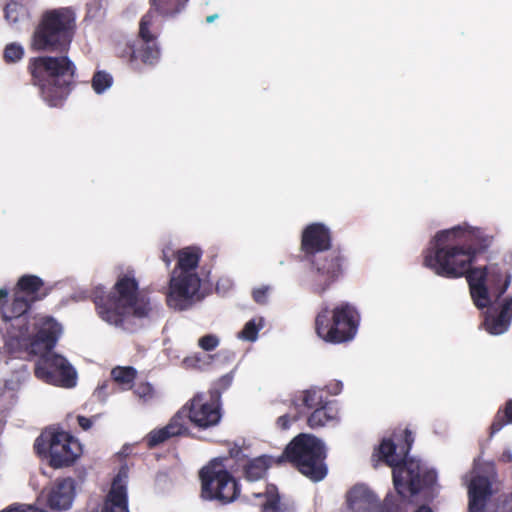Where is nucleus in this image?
Segmentation results:
<instances>
[{
  "label": "nucleus",
  "instance_id": "f257e3e1",
  "mask_svg": "<svg viewBox=\"0 0 512 512\" xmlns=\"http://www.w3.org/2000/svg\"><path fill=\"white\" fill-rule=\"evenodd\" d=\"M494 236L485 229L466 222L438 231L424 254L425 267L438 276L459 278L468 272V282L474 304L488 308L485 330L491 335L508 331L512 322V297L501 296L511 283V273L505 263H490L470 270L477 252L488 249Z\"/></svg>",
  "mask_w": 512,
  "mask_h": 512
},
{
  "label": "nucleus",
  "instance_id": "f03ea898",
  "mask_svg": "<svg viewBox=\"0 0 512 512\" xmlns=\"http://www.w3.org/2000/svg\"><path fill=\"white\" fill-rule=\"evenodd\" d=\"M384 439L379 446L380 457L393 468V483L397 494H388L381 505L374 492L364 484L353 486L346 494V506L341 512H407L404 506L413 502L418 493L431 488L436 482V472L419 459L407 458L414 438L411 431L405 429L398 441Z\"/></svg>",
  "mask_w": 512,
  "mask_h": 512
},
{
  "label": "nucleus",
  "instance_id": "7ed1b4c3",
  "mask_svg": "<svg viewBox=\"0 0 512 512\" xmlns=\"http://www.w3.org/2000/svg\"><path fill=\"white\" fill-rule=\"evenodd\" d=\"M94 302L103 321L129 332L134 331L152 309L149 299L139 291L133 271L120 275L108 294H96Z\"/></svg>",
  "mask_w": 512,
  "mask_h": 512
},
{
  "label": "nucleus",
  "instance_id": "20e7f679",
  "mask_svg": "<svg viewBox=\"0 0 512 512\" xmlns=\"http://www.w3.org/2000/svg\"><path fill=\"white\" fill-rule=\"evenodd\" d=\"M325 458V444L319 438L310 434H300L291 441L280 456L262 455L248 460L243 464V468L248 481H257L265 476L273 463H281L288 459L300 473L318 482L327 474Z\"/></svg>",
  "mask_w": 512,
  "mask_h": 512
},
{
  "label": "nucleus",
  "instance_id": "39448f33",
  "mask_svg": "<svg viewBox=\"0 0 512 512\" xmlns=\"http://www.w3.org/2000/svg\"><path fill=\"white\" fill-rule=\"evenodd\" d=\"M37 333L32 341L22 348L31 355L38 356L35 376L50 385L72 388L77 383V372L63 356L52 352L62 327L53 318H43L35 323Z\"/></svg>",
  "mask_w": 512,
  "mask_h": 512
},
{
  "label": "nucleus",
  "instance_id": "423d86ee",
  "mask_svg": "<svg viewBox=\"0 0 512 512\" xmlns=\"http://www.w3.org/2000/svg\"><path fill=\"white\" fill-rule=\"evenodd\" d=\"M202 256L200 248L185 247L177 252V265L171 273L167 304L174 310H186L201 300V279L198 265Z\"/></svg>",
  "mask_w": 512,
  "mask_h": 512
},
{
  "label": "nucleus",
  "instance_id": "0eeeda50",
  "mask_svg": "<svg viewBox=\"0 0 512 512\" xmlns=\"http://www.w3.org/2000/svg\"><path fill=\"white\" fill-rule=\"evenodd\" d=\"M30 70L39 87L43 100L52 107H56L69 94L75 66L66 56H40L30 61Z\"/></svg>",
  "mask_w": 512,
  "mask_h": 512
},
{
  "label": "nucleus",
  "instance_id": "6e6552de",
  "mask_svg": "<svg viewBox=\"0 0 512 512\" xmlns=\"http://www.w3.org/2000/svg\"><path fill=\"white\" fill-rule=\"evenodd\" d=\"M76 31V13L70 7L46 11L33 31L30 46L34 51L66 53Z\"/></svg>",
  "mask_w": 512,
  "mask_h": 512
},
{
  "label": "nucleus",
  "instance_id": "1a4fd4ad",
  "mask_svg": "<svg viewBox=\"0 0 512 512\" xmlns=\"http://www.w3.org/2000/svg\"><path fill=\"white\" fill-rule=\"evenodd\" d=\"M31 303L32 301L25 295L15 292L10 306L5 307L1 305L4 324L0 327V332L3 334L4 346L8 352L13 353L22 350L23 347L32 341L37 333L38 327L35 323L44 317L34 319L33 331H30L27 325L28 317L26 313Z\"/></svg>",
  "mask_w": 512,
  "mask_h": 512
},
{
  "label": "nucleus",
  "instance_id": "9d476101",
  "mask_svg": "<svg viewBox=\"0 0 512 512\" xmlns=\"http://www.w3.org/2000/svg\"><path fill=\"white\" fill-rule=\"evenodd\" d=\"M359 322L357 309L349 303L339 304L331 311L326 306L316 317V333L328 343L351 341L357 333Z\"/></svg>",
  "mask_w": 512,
  "mask_h": 512
},
{
  "label": "nucleus",
  "instance_id": "9b49d317",
  "mask_svg": "<svg viewBox=\"0 0 512 512\" xmlns=\"http://www.w3.org/2000/svg\"><path fill=\"white\" fill-rule=\"evenodd\" d=\"M34 449L40 456L49 457L50 465L61 468L73 464L82 454L81 444L65 431L47 429L35 440Z\"/></svg>",
  "mask_w": 512,
  "mask_h": 512
},
{
  "label": "nucleus",
  "instance_id": "f8f14e48",
  "mask_svg": "<svg viewBox=\"0 0 512 512\" xmlns=\"http://www.w3.org/2000/svg\"><path fill=\"white\" fill-rule=\"evenodd\" d=\"M228 460L223 457L215 458L201 469V495L204 499L230 503L239 495L238 485L227 471Z\"/></svg>",
  "mask_w": 512,
  "mask_h": 512
},
{
  "label": "nucleus",
  "instance_id": "ddd939ff",
  "mask_svg": "<svg viewBox=\"0 0 512 512\" xmlns=\"http://www.w3.org/2000/svg\"><path fill=\"white\" fill-rule=\"evenodd\" d=\"M153 21L154 13L152 11L144 15L139 27L140 39L127 46L125 53L129 56L130 63L134 66H136L138 59L147 65H155L160 59V50L155 41L156 38L149 31Z\"/></svg>",
  "mask_w": 512,
  "mask_h": 512
},
{
  "label": "nucleus",
  "instance_id": "4468645a",
  "mask_svg": "<svg viewBox=\"0 0 512 512\" xmlns=\"http://www.w3.org/2000/svg\"><path fill=\"white\" fill-rule=\"evenodd\" d=\"M343 257L338 251H329L325 256H316L312 260L315 268V291L322 293L342 273Z\"/></svg>",
  "mask_w": 512,
  "mask_h": 512
},
{
  "label": "nucleus",
  "instance_id": "2eb2a0df",
  "mask_svg": "<svg viewBox=\"0 0 512 512\" xmlns=\"http://www.w3.org/2000/svg\"><path fill=\"white\" fill-rule=\"evenodd\" d=\"M219 394L212 395V403L204 402L203 395H196L187 407L188 418L191 423L199 428H209L216 425L221 418L216 400Z\"/></svg>",
  "mask_w": 512,
  "mask_h": 512
},
{
  "label": "nucleus",
  "instance_id": "dca6fc26",
  "mask_svg": "<svg viewBox=\"0 0 512 512\" xmlns=\"http://www.w3.org/2000/svg\"><path fill=\"white\" fill-rule=\"evenodd\" d=\"M302 250L309 255L329 250L331 247V231L320 222L311 223L302 232Z\"/></svg>",
  "mask_w": 512,
  "mask_h": 512
},
{
  "label": "nucleus",
  "instance_id": "f3484780",
  "mask_svg": "<svg viewBox=\"0 0 512 512\" xmlns=\"http://www.w3.org/2000/svg\"><path fill=\"white\" fill-rule=\"evenodd\" d=\"M491 481L475 469L469 479V511L483 512L487 498L491 495Z\"/></svg>",
  "mask_w": 512,
  "mask_h": 512
},
{
  "label": "nucleus",
  "instance_id": "a211bd4d",
  "mask_svg": "<svg viewBox=\"0 0 512 512\" xmlns=\"http://www.w3.org/2000/svg\"><path fill=\"white\" fill-rule=\"evenodd\" d=\"M127 472L121 469L114 478L102 512H129L127 501Z\"/></svg>",
  "mask_w": 512,
  "mask_h": 512
},
{
  "label": "nucleus",
  "instance_id": "6ab92c4d",
  "mask_svg": "<svg viewBox=\"0 0 512 512\" xmlns=\"http://www.w3.org/2000/svg\"><path fill=\"white\" fill-rule=\"evenodd\" d=\"M75 495V485L71 478L58 480L43 496L51 509L67 510L71 507Z\"/></svg>",
  "mask_w": 512,
  "mask_h": 512
},
{
  "label": "nucleus",
  "instance_id": "aec40b11",
  "mask_svg": "<svg viewBox=\"0 0 512 512\" xmlns=\"http://www.w3.org/2000/svg\"><path fill=\"white\" fill-rule=\"evenodd\" d=\"M28 377L29 371L27 366L24 363H20L15 372L4 381V386L0 393V410L9 409L15 404L16 394Z\"/></svg>",
  "mask_w": 512,
  "mask_h": 512
},
{
  "label": "nucleus",
  "instance_id": "412c9836",
  "mask_svg": "<svg viewBox=\"0 0 512 512\" xmlns=\"http://www.w3.org/2000/svg\"><path fill=\"white\" fill-rule=\"evenodd\" d=\"M325 402L322 390L316 387L298 392L292 400L294 408L299 413H304L306 410L314 411Z\"/></svg>",
  "mask_w": 512,
  "mask_h": 512
},
{
  "label": "nucleus",
  "instance_id": "4be33fe9",
  "mask_svg": "<svg viewBox=\"0 0 512 512\" xmlns=\"http://www.w3.org/2000/svg\"><path fill=\"white\" fill-rule=\"evenodd\" d=\"M337 421L338 409L332 402L326 401L312 411L307 419V424L310 428L317 429L330 423H336Z\"/></svg>",
  "mask_w": 512,
  "mask_h": 512
},
{
  "label": "nucleus",
  "instance_id": "5701e85b",
  "mask_svg": "<svg viewBox=\"0 0 512 512\" xmlns=\"http://www.w3.org/2000/svg\"><path fill=\"white\" fill-rule=\"evenodd\" d=\"M43 286V281L34 275L22 276L17 284L16 293L25 295L30 301L34 302L40 299V290Z\"/></svg>",
  "mask_w": 512,
  "mask_h": 512
},
{
  "label": "nucleus",
  "instance_id": "b1692460",
  "mask_svg": "<svg viewBox=\"0 0 512 512\" xmlns=\"http://www.w3.org/2000/svg\"><path fill=\"white\" fill-rule=\"evenodd\" d=\"M253 495L260 500L262 512H283L278 491L274 485H266L264 491L254 492Z\"/></svg>",
  "mask_w": 512,
  "mask_h": 512
},
{
  "label": "nucleus",
  "instance_id": "393cba45",
  "mask_svg": "<svg viewBox=\"0 0 512 512\" xmlns=\"http://www.w3.org/2000/svg\"><path fill=\"white\" fill-rule=\"evenodd\" d=\"M188 412L187 407L184 406L179 410L165 426L166 433H169L171 437L184 435L188 431Z\"/></svg>",
  "mask_w": 512,
  "mask_h": 512
},
{
  "label": "nucleus",
  "instance_id": "a878e982",
  "mask_svg": "<svg viewBox=\"0 0 512 512\" xmlns=\"http://www.w3.org/2000/svg\"><path fill=\"white\" fill-rule=\"evenodd\" d=\"M265 321L261 316H256L245 323L243 329L237 333V338L242 341L255 342L258 333L264 328Z\"/></svg>",
  "mask_w": 512,
  "mask_h": 512
},
{
  "label": "nucleus",
  "instance_id": "bb28decb",
  "mask_svg": "<svg viewBox=\"0 0 512 512\" xmlns=\"http://www.w3.org/2000/svg\"><path fill=\"white\" fill-rule=\"evenodd\" d=\"M137 375V371L131 366H117L112 369V379L122 387L123 390H128L132 387Z\"/></svg>",
  "mask_w": 512,
  "mask_h": 512
},
{
  "label": "nucleus",
  "instance_id": "cd10ccee",
  "mask_svg": "<svg viewBox=\"0 0 512 512\" xmlns=\"http://www.w3.org/2000/svg\"><path fill=\"white\" fill-rule=\"evenodd\" d=\"M188 0H151L152 7L163 16H174L186 5Z\"/></svg>",
  "mask_w": 512,
  "mask_h": 512
},
{
  "label": "nucleus",
  "instance_id": "c85d7f7f",
  "mask_svg": "<svg viewBox=\"0 0 512 512\" xmlns=\"http://www.w3.org/2000/svg\"><path fill=\"white\" fill-rule=\"evenodd\" d=\"M5 17L9 23L17 24L27 19L28 11L19 3L10 2L6 5Z\"/></svg>",
  "mask_w": 512,
  "mask_h": 512
},
{
  "label": "nucleus",
  "instance_id": "c756f323",
  "mask_svg": "<svg viewBox=\"0 0 512 512\" xmlns=\"http://www.w3.org/2000/svg\"><path fill=\"white\" fill-rule=\"evenodd\" d=\"M113 84L112 76L104 71H98L92 78V88L97 94H102Z\"/></svg>",
  "mask_w": 512,
  "mask_h": 512
},
{
  "label": "nucleus",
  "instance_id": "7c9ffc66",
  "mask_svg": "<svg viewBox=\"0 0 512 512\" xmlns=\"http://www.w3.org/2000/svg\"><path fill=\"white\" fill-rule=\"evenodd\" d=\"M24 56V48L21 44L13 42L6 45L3 57L7 63H16L20 61Z\"/></svg>",
  "mask_w": 512,
  "mask_h": 512
},
{
  "label": "nucleus",
  "instance_id": "2f4dec72",
  "mask_svg": "<svg viewBox=\"0 0 512 512\" xmlns=\"http://www.w3.org/2000/svg\"><path fill=\"white\" fill-rule=\"evenodd\" d=\"M506 423H512V401L507 403L505 414L497 415L496 419L491 425V435L499 432Z\"/></svg>",
  "mask_w": 512,
  "mask_h": 512
},
{
  "label": "nucleus",
  "instance_id": "473e14b6",
  "mask_svg": "<svg viewBox=\"0 0 512 512\" xmlns=\"http://www.w3.org/2000/svg\"><path fill=\"white\" fill-rule=\"evenodd\" d=\"M170 437V434L166 433V428L162 427L155 429L148 434L147 443L149 447H155Z\"/></svg>",
  "mask_w": 512,
  "mask_h": 512
},
{
  "label": "nucleus",
  "instance_id": "72a5a7b5",
  "mask_svg": "<svg viewBox=\"0 0 512 512\" xmlns=\"http://www.w3.org/2000/svg\"><path fill=\"white\" fill-rule=\"evenodd\" d=\"M134 392L143 401H148L154 397V389L149 383H139Z\"/></svg>",
  "mask_w": 512,
  "mask_h": 512
},
{
  "label": "nucleus",
  "instance_id": "f704fd0d",
  "mask_svg": "<svg viewBox=\"0 0 512 512\" xmlns=\"http://www.w3.org/2000/svg\"><path fill=\"white\" fill-rule=\"evenodd\" d=\"M219 342V338L216 335L208 334L198 340V345L205 351H211L219 345Z\"/></svg>",
  "mask_w": 512,
  "mask_h": 512
},
{
  "label": "nucleus",
  "instance_id": "c9c22d12",
  "mask_svg": "<svg viewBox=\"0 0 512 512\" xmlns=\"http://www.w3.org/2000/svg\"><path fill=\"white\" fill-rule=\"evenodd\" d=\"M105 1L104 0H92L88 4V15L91 18H98L104 14Z\"/></svg>",
  "mask_w": 512,
  "mask_h": 512
},
{
  "label": "nucleus",
  "instance_id": "e433bc0d",
  "mask_svg": "<svg viewBox=\"0 0 512 512\" xmlns=\"http://www.w3.org/2000/svg\"><path fill=\"white\" fill-rule=\"evenodd\" d=\"M202 360L198 354L188 356L183 359L182 366L186 369H200L202 367Z\"/></svg>",
  "mask_w": 512,
  "mask_h": 512
},
{
  "label": "nucleus",
  "instance_id": "4c0bfd02",
  "mask_svg": "<svg viewBox=\"0 0 512 512\" xmlns=\"http://www.w3.org/2000/svg\"><path fill=\"white\" fill-rule=\"evenodd\" d=\"M1 512H46L31 505H12Z\"/></svg>",
  "mask_w": 512,
  "mask_h": 512
},
{
  "label": "nucleus",
  "instance_id": "58836bf2",
  "mask_svg": "<svg viewBox=\"0 0 512 512\" xmlns=\"http://www.w3.org/2000/svg\"><path fill=\"white\" fill-rule=\"evenodd\" d=\"M325 390L330 395H339L343 390V383L340 380H332L325 386Z\"/></svg>",
  "mask_w": 512,
  "mask_h": 512
},
{
  "label": "nucleus",
  "instance_id": "ea45409f",
  "mask_svg": "<svg viewBox=\"0 0 512 512\" xmlns=\"http://www.w3.org/2000/svg\"><path fill=\"white\" fill-rule=\"evenodd\" d=\"M267 288L263 287V288H258V289H255L253 291V297H254V300L257 302V303H260V304H263L265 303L266 301V295H267Z\"/></svg>",
  "mask_w": 512,
  "mask_h": 512
},
{
  "label": "nucleus",
  "instance_id": "a19ab883",
  "mask_svg": "<svg viewBox=\"0 0 512 512\" xmlns=\"http://www.w3.org/2000/svg\"><path fill=\"white\" fill-rule=\"evenodd\" d=\"M230 458L235 459L238 462H243L246 455L243 453V450L240 447H233L229 451Z\"/></svg>",
  "mask_w": 512,
  "mask_h": 512
},
{
  "label": "nucleus",
  "instance_id": "79ce46f5",
  "mask_svg": "<svg viewBox=\"0 0 512 512\" xmlns=\"http://www.w3.org/2000/svg\"><path fill=\"white\" fill-rule=\"evenodd\" d=\"M297 418L296 417H293L291 418L289 415H282L280 416L278 419H277V425L281 428V429H287L289 428L290 426V423L291 421L293 420H296Z\"/></svg>",
  "mask_w": 512,
  "mask_h": 512
},
{
  "label": "nucleus",
  "instance_id": "37998d69",
  "mask_svg": "<svg viewBox=\"0 0 512 512\" xmlns=\"http://www.w3.org/2000/svg\"><path fill=\"white\" fill-rule=\"evenodd\" d=\"M78 424L83 430H88L92 426V421L84 416H78Z\"/></svg>",
  "mask_w": 512,
  "mask_h": 512
},
{
  "label": "nucleus",
  "instance_id": "c03bdc74",
  "mask_svg": "<svg viewBox=\"0 0 512 512\" xmlns=\"http://www.w3.org/2000/svg\"><path fill=\"white\" fill-rule=\"evenodd\" d=\"M233 380V376L231 374L224 375L220 380L219 383L224 387L227 388L231 385Z\"/></svg>",
  "mask_w": 512,
  "mask_h": 512
},
{
  "label": "nucleus",
  "instance_id": "a18cd8bd",
  "mask_svg": "<svg viewBox=\"0 0 512 512\" xmlns=\"http://www.w3.org/2000/svg\"><path fill=\"white\" fill-rule=\"evenodd\" d=\"M500 461L504 462V463L512 462V452L510 449L504 450V452L502 453V455L500 457Z\"/></svg>",
  "mask_w": 512,
  "mask_h": 512
},
{
  "label": "nucleus",
  "instance_id": "49530a36",
  "mask_svg": "<svg viewBox=\"0 0 512 512\" xmlns=\"http://www.w3.org/2000/svg\"><path fill=\"white\" fill-rule=\"evenodd\" d=\"M162 259L166 263L167 266L170 265L171 259H170V257L168 256V253L165 250L163 251Z\"/></svg>",
  "mask_w": 512,
  "mask_h": 512
},
{
  "label": "nucleus",
  "instance_id": "de8ad7c7",
  "mask_svg": "<svg viewBox=\"0 0 512 512\" xmlns=\"http://www.w3.org/2000/svg\"><path fill=\"white\" fill-rule=\"evenodd\" d=\"M414 512H432L431 508L426 506V505H422L420 506L416 511Z\"/></svg>",
  "mask_w": 512,
  "mask_h": 512
},
{
  "label": "nucleus",
  "instance_id": "09e8293b",
  "mask_svg": "<svg viewBox=\"0 0 512 512\" xmlns=\"http://www.w3.org/2000/svg\"><path fill=\"white\" fill-rule=\"evenodd\" d=\"M8 296V290L6 288H0V300L5 299Z\"/></svg>",
  "mask_w": 512,
  "mask_h": 512
},
{
  "label": "nucleus",
  "instance_id": "8fccbe9b",
  "mask_svg": "<svg viewBox=\"0 0 512 512\" xmlns=\"http://www.w3.org/2000/svg\"><path fill=\"white\" fill-rule=\"evenodd\" d=\"M217 17H218V15H217V14L210 15V16H208V17L206 18V21H207L208 23H212V22H213Z\"/></svg>",
  "mask_w": 512,
  "mask_h": 512
},
{
  "label": "nucleus",
  "instance_id": "3c124183",
  "mask_svg": "<svg viewBox=\"0 0 512 512\" xmlns=\"http://www.w3.org/2000/svg\"><path fill=\"white\" fill-rule=\"evenodd\" d=\"M107 387V384L104 383L103 385L98 387V394L102 393Z\"/></svg>",
  "mask_w": 512,
  "mask_h": 512
},
{
  "label": "nucleus",
  "instance_id": "603ef678",
  "mask_svg": "<svg viewBox=\"0 0 512 512\" xmlns=\"http://www.w3.org/2000/svg\"><path fill=\"white\" fill-rule=\"evenodd\" d=\"M223 282H224V280H222L221 282H218V283H217L216 289H217L218 291H220L221 286L223 285Z\"/></svg>",
  "mask_w": 512,
  "mask_h": 512
},
{
  "label": "nucleus",
  "instance_id": "864d4df0",
  "mask_svg": "<svg viewBox=\"0 0 512 512\" xmlns=\"http://www.w3.org/2000/svg\"><path fill=\"white\" fill-rule=\"evenodd\" d=\"M510 512H512V511H510Z\"/></svg>",
  "mask_w": 512,
  "mask_h": 512
}]
</instances>
